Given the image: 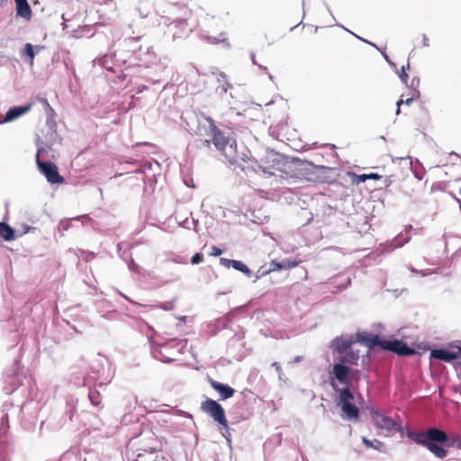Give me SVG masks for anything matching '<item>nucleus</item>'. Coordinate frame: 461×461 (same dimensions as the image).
<instances>
[{
  "mask_svg": "<svg viewBox=\"0 0 461 461\" xmlns=\"http://www.w3.org/2000/svg\"><path fill=\"white\" fill-rule=\"evenodd\" d=\"M406 436L416 444L427 447L436 457L443 459L447 456V434L436 427L429 428L424 431L408 429Z\"/></svg>",
  "mask_w": 461,
  "mask_h": 461,
  "instance_id": "f257e3e1",
  "label": "nucleus"
},
{
  "mask_svg": "<svg viewBox=\"0 0 461 461\" xmlns=\"http://www.w3.org/2000/svg\"><path fill=\"white\" fill-rule=\"evenodd\" d=\"M206 120L210 124V135H212V139L205 140L203 143L207 147H210V144L212 143L216 149L221 152L226 161L230 165H240L239 162L240 160L245 161L243 154H240L237 151L236 140L226 136L222 131L218 129L212 118L207 117Z\"/></svg>",
  "mask_w": 461,
  "mask_h": 461,
  "instance_id": "f03ea898",
  "label": "nucleus"
},
{
  "mask_svg": "<svg viewBox=\"0 0 461 461\" xmlns=\"http://www.w3.org/2000/svg\"><path fill=\"white\" fill-rule=\"evenodd\" d=\"M186 340L172 339L162 344L152 343L151 354L154 358L164 363H172L178 355L184 353Z\"/></svg>",
  "mask_w": 461,
  "mask_h": 461,
  "instance_id": "7ed1b4c3",
  "label": "nucleus"
},
{
  "mask_svg": "<svg viewBox=\"0 0 461 461\" xmlns=\"http://www.w3.org/2000/svg\"><path fill=\"white\" fill-rule=\"evenodd\" d=\"M369 412L375 425L381 429H384L389 432L393 430L402 432L404 429L402 425L398 424L393 418L384 415L379 410H377L375 407L370 408Z\"/></svg>",
  "mask_w": 461,
  "mask_h": 461,
  "instance_id": "20e7f679",
  "label": "nucleus"
},
{
  "mask_svg": "<svg viewBox=\"0 0 461 461\" xmlns=\"http://www.w3.org/2000/svg\"><path fill=\"white\" fill-rule=\"evenodd\" d=\"M201 409L228 430V421L224 409L218 402L212 399H207L202 402Z\"/></svg>",
  "mask_w": 461,
  "mask_h": 461,
  "instance_id": "39448f33",
  "label": "nucleus"
},
{
  "mask_svg": "<svg viewBox=\"0 0 461 461\" xmlns=\"http://www.w3.org/2000/svg\"><path fill=\"white\" fill-rule=\"evenodd\" d=\"M36 163L40 172L46 177L47 181L50 184H62L64 177L59 173L58 167L50 161H43L41 158H36Z\"/></svg>",
  "mask_w": 461,
  "mask_h": 461,
  "instance_id": "423d86ee",
  "label": "nucleus"
},
{
  "mask_svg": "<svg viewBox=\"0 0 461 461\" xmlns=\"http://www.w3.org/2000/svg\"><path fill=\"white\" fill-rule=\"evenodd\" d=\"M352 368L339 362L335 363L330 373V381H338V384L348 385L350 381V373Z\"/></svg>",
  "mask_w": 461,
  "mask_h": 461,
  "instance_id": "0eeeda50",
  "label": "nucleus"
},
{
  "mask_svg": "<svg viewBox=\"0 0 461 461\" xmlns=\"http://www.w3.org/2000/svg\"><path fill=\"white\" fill-rule=\"evenodd\" d=\"M169 32H172V38L174 41L177 39H183L189 36L192 32L193 28L189 25L188 22L185 19L174 20L168 25Z\"/></svg>",
  "mask_w": 461,
  "mask_h": 461,
  "instance_id": "6e6552de",
  "label": "nucleus"
},
{
  "mask_svg": "<svg viewBox=\"0 0 461 461\" xmlns=\"http://www.w3.org/2000/svg\"><path fill=\"white\" fill-rule=\"evenodd\" d=\"M292 166L296 171L298 177L306 178L307 180H312V175L314 174L317 167L309 161H303L299 158H294L292 161Z\"/></svg>",
  "mask_w": 461,
  "mask_h": 461,
  "instance_id": "1a4fd4ad",
  "label": "nucleus"
},
{
  "mask_svg": "<svg viewBox=\"0 0 461 461\" xmlns=\"http://www.w3.org/2000/svg\"><path fill=\"white\" fill-rule=\"evenodd\" d=\"M357 342H358V340H357V335H342L336 337L331 340L330 348H332L339 354H341L345 351L353 348L352 346Z\"/></svg>",
  "mask_w": 461,
  "mask_h": 461,
  "instance_id": "9d476101",
  "label": "nucleus"
},
{
  "mask_svg": "<svg viewBox=\"0 0 461 461\" xmlns=\"http://www.w3.org/2000/svg\"><path fill=\"white\" fill-rule=\"evenodd\" d=\"M385 343V350L392 351L399 356L409 357L415 353L405 342L399 339H390Z\"/></svg>",
  "mask_w": 461,
  "mask_h": 461,
  "instance_id": "9b49d317",
  "label": "nucleus"
},
{
  "mask_svg": "<svg viewBox=\"0 0 461 461\" xmlns=\"http://www.w3.org/2000/svg\"><path fill=\"white\" fill-rule=\"evenodd\" d=\"M357 340L369 348L379 347L383 349H385L384 342H388V340L383 339L379 335H368L366 333H357Z\"/></svg>",
  "mask_w": 461,
  "mask_h": 461,
  "instance_id": "f8f14e48",
  "label": "nucleus"
},
{
  "mask_svg": "<svg viewBox=\"0 0 461 461\" xmlns=\"http://www.w3.org/2000/svg\"><path fill=\"white\" fill-rule=\"evenodd\" d=\"M411 240L410 235H406L403 232L399 233L393 240L384 244H381L380 247L383 252H393L395 249L402 248L404 244L408 243Z\"/></svg>",
  "mask_w": 461,
  "mask_h": 461,
  "instance_id": "ddd939ff",
  "label": "nucleus"
},
{
  "mask_svg": "<svg viewBox=\"0 0 461 461\" xmlns=\"http://www.w3.org/2000/svg\"><path fill=\"white\" fill-rule=\"evenodd\" d=\"M330 385L333 390L339 393L336 398V405L342 404L347 402H352L354 400V394L348 388V385H344V387L340 388L336 381L331 380Z\"/></svg>",
  "mask_w": 461,
  "mask_h": 461,
  "instance_id": "4468645a",
  "label": "nucleus"
},
{
  "mask_svg": "<svg viewBox=\"0 0 461 461\" xmlns=\"http://www.w3.org/2000/svg\"><path fill=\"white\" fill-rule=\"evenodd\" d=\"M341 409V418L345 420H357L359 417V409L352 402L338 405Z\"/></svg>",
  "mask_w": 461,
  "mask_h": 461,
  "instance_id": "2eb2a0df",
  "label": "nucleus"
},
{
  "mask_svg": "<svg viewBox=\"0 0 461 461\" xmlns=\"http://www.w3.org/2000/svg\"><path fill=\"white\" fill-rule=\"evenodd\" d=\"M30 108H31L30 105L14 106V107L10 108L6 112L5 116L1 115L0 124L5 123V122H10L17 119L18 117L24 114L26 112H28L30 110Z\"/></svg>",
  "mask_w": 461,
  "mask_h": 461,
  "instance_id": "dca6fc26",
  "label": "nucleus"
},
{
  "mask_svg": "<svg viewBox=\"0 0 461 461\" xmlns=\"http://www.w3.org/2000/svg\"><path fill=\"white\" fill-rule=\"evenodd\" d=\"M209 384L212 386V388H213L220 393L221 400H227L229 398H231L235 393V390L229 384L217 382L213 379H210Z\"/></svg>",
  "mask_w": 461,
  "mask_h": 461,
  "instance_id": "f3484780",
  "label": "nucleus"
},
{
  "mask_svg": "<svg viewBox=\"0 0 461 461\" xmlns=\"http://www.w3.org/2000/svg\"><path fill=\"white\" fill-rule=\"evenodd\" d=\"M458 357V354L445 348H436L430 351V358L441 360L444 362H451Z\"/></svg>",
  "mask_w": 461,
  "mask_h": 461,
  "instance_id": "a211bd4d",
  "label": "nucleus"
},
{
  "mask_svg": "<svg viewBox=\"0 0 461 461\" xmlns=\"http://www.w3.org/2000/svg\"><path fill=\"white\" fill-rule=\"evenodd\" d=\"M339 362L343 365H351L355 366L357 365L359 360V352L354 350L353 348L345 351L341 354H339V357L338 358Z\"/></svg>",
  "mask_w": 461,
  "mask_h": 461,
  "instance_id": "6ab92c4d",
  "label": "nucleus"
},
{
  "mask_svg": "<svg viewBox=\"0 0 461 461\" xmlns=\"http://www.w3.org/2000/svg\"><path fill=\"white\" fill-rule=\"evenodd\" d=\"M16 4V15L25 19L32 18V9L27 0H14Z\"/></svg>",
  "mask_w": 461,
  "mask_h": 461,
  "instance_id": "aec40b11",
  "label": "nucleus"
},
{
  "mask_svg": "<svg viewBox=\"0 0 461 461\" xmlns=\"http://www.w3.org/2000/svg\"><path fill=\"white\" fill-rule=\"evenodd\" d=\"M138 56L140 60L146 64H154L157 59V57L150 47H147L145 52L142 54V46H140L138 49Z\"/></svg>",
  "mask_w": 461,
  "mask_h": 461,
  "instance_id": "412c9836",
  "label": "nucleus"
},
{
  "mask_svg": "<svg viewBox=\"0 0 461 461\" xmlns=\"http://www.w3.org/2000/svg\"><path fill=\"white\" fill-rule=\"evenodd\" d=\"M0 237L6 241H11L15 239L14 230L5 222H0Z\"/></svg>",
  "mask_w": 461,
  "mask_h": 461,
  "instance_id": "4be33fe9",
  "label": "nucleus"
},
{
  "mask_svg": "<svg viewBox=\"0 0 461 461\" xmlns=\"http://www.w3.org/2000/svg\"><path fill=\"white\" fill-rule=\"evenodd\" d=\"M120 60H118L116 59V55H109V54H105L104 56L101 57L99 59V64L101 67H103L104 68L109 70V71H113V66L116 63V62H119Z\"/></svg>",
  "mask_w": 461,
  "mask_h": 461,
  "instance_id": "5701e85b",
  "label": "nucleus"
},
{
  "mask_svg": "<svg viewBox=\"0 0 461 461\" xmlns=\"http://www.w3.org/2000/svg\"><path fill=\"white\" fill-rule=\"evenodd\" d=\"M362 442L363 444H365V446L366 447H369V448H374L375 450H378L380 452H385V446L384 444L376 439V438H374V439H368L366 437H363L362 438Z\"/></svg>",
  "mask_w": 461,
  "mask_h": 461,
  "instance_id": "b1692460",
  "label": "nucleus"
},
{
  "mask_svg": "<svg viewBox=\"0 0 461 461\" xmlns=\"http://www.w3.org/2000/svg\"><path fill=\"white\" fill-rule=\"evenodd\" d=\"M411 158V168L413 172V175L414 176L419 179V180H421L425 175V170H424V167L420 163V161L417 159L416 160V164L413 165V162H412V158Z\"/></svg>",
  "mask_w": 461,
  "mask_h": 461,
  "instance_id": "393cba45",
  "label": "nucleus"
},
{
  "mask_svg": "<svg viewBox=\"0 0 461 461\" xmlns=\"http://www.w3.org/2000/svg\"><path fill=\"white\" fill-rule=\"evenodd\" d=\"M207 42L211 44H218V43H224L228 48L230 47V44L228 43V38L226 32H221L218 36H206Z\"/></svg>",
  "mask_w": 461,
  "mask_h": 461,
  "instance_id": "a878e982",
  "label": "nucleus"
},
{
  "mask_svg": "<svg viewBox=\"0 0 461 461\" xmlns=\"http://www.w3.org/2000/svg\"><path fill=\"white\" fill-rule=\"evenodd\" d=\"M232 268H234L237 271H240V272L243 273L248 277H251L252 276V271L242 261L234 260Z\"/></svg>",
  "mask_w": 461,
  "mask_h": 461,
  "instance_id": "bb28decb",
  "label": "nucleus"
},
{
  "mask_svg": "<svg viewBox=\"0 0 461 461\" xmlns=\"http://www.w3.org/2000/svg\"><path fill=\"white\" fill-rule=\"evenodd\" d=\"M86 217H87L86 215H81V216H77V217L70 219V220H63L59 223L58 229L59 231H66L70 228L71 221H73V220L78 221L80 219H84Z\"/></svg>",
  "mask_w": 461,
  "mask_h": 461,
  "instance_id": "cd10ccee",
  "label": "nucleus"
},
{
  "mask_svg": "<svg viewBox=\"0 0 461 461\" xmlns=\"http://www.w3.org/2000/svg\"><path fill=\"white\" fill-rule=\"evenodd\" d=\"M357 183L359 184V183L365 182L367 179L377 180V179H380L382 176L376 173H370V174H362V175L357 176Z\"/></svg>",
  "mask_w": 461,
  "mask_h": 461,
  "instance_id": "c85d7f7f",
  "label": "nucleus"
},
{
  "mask_svg": "<svg viewBox=\"0 0 461 461\" xmlns=\"http://www.w3.org/2000/svg\"><path fill=\"white\" fill-rule=\"evenodd\" d=\"M88 398L91 401L92 404L95 406H99L101 403L100 393L96 390H90L88 393Z\"/></svg>",
  "mask_w": 461,
  "mask_h": 461,
  "instance_id": "c756f323",
  "label": "nucleus"
},
{
  "mask_svg": "<svg viewBox=\"0 0 461 461\" xmlns=\"http://www.w3.org/2000/svg\"><path fill=\"white\" fill-rule=\"evenodd\" d=\"M37 146H38V149H37V155H36V158H40V156L48 152L49 149H50V146L42 141V140H38L37 141Z\"/></svg>",
  "mask_w": 461,
  "mask_h": 461,
  "instance_id": "7c9ffc66",
  "label": "nucleus"
},
{
  "mask_svg": "<svg viewBox=\"0 0 461 461\" xmlns=\"http://www.w3.org/2000/svg\"><path fill=\"white\" fill-rule=\"evenodd\" d=\"M23 55L30 58L31 64H32V60L35 57V51H34V48H33L32 44H31V43L25 44L24 50H23Z\"/></svg>",
  "mask_w": 461,
  "mask_h": 461,
  "instance_id": "2f4dec72",
  "label": "nucleus"
},
{
  "mask_svg": "<svg viewBox=\"0 0 461 461\" xmlns=\"http://www.w3.org/2000/svg\"><path fill=\"white\" fill-rule=\"evenodd\" d=\"M409 68H410V64L408 62L406 65H403L402 67L401 73L399 74V77H400L401 81L405 85H407V80L409 78V76L406 73V70H408Z\"/></svg>",
  "mask_w": 461,
  "mask_h": 461,
  "instance_id": "473e14b6",
  "label": "nucleus"
},
{
  "mask_svg": "<svg viewBox=\"0 0 461 461\" xmlns=\"http://www.w3.org/2000/svg\"><path fill=\"white\" fill-rule=\"evenodd\" d=\"M285 263H284L283 261L277 262L276 260H273L270 263L269 271H276V270L285 269Z\"/></svg>",
  "mask_w": 461,
  "mask_h": 461,
  "instance_id": "72a5a7b5",
  "label": "nucleus"
},
{
  "mask_svg": "<svg viewBox=\"0 0 461 461\" xmlns=\"http://www.w3.org/2000/svg\"><path fill=\"white\" fill-rule=\"evenodd\" d=\"M414 101V97H409L407 98L406 100H402V99H400L397 103H396V105H397V109H396V114H400L401 113V105L402 104H405L407 105H410L411 104H412V102Z\"/></svg>",
  "mask_w": 461,
  "mask_h": 461,
  "instance_id": "f704fd0d",
  "label": "nucleus"
},
{
  "mask_svg": "<svg viewBox=\"0 0 461 461\" xmlns=\"http://www.w3.org/2000/svg\"><path fill=\"white\" fill-rule=\"evenodd\" d=\"M203 261V255L202 253H195L192 258H191V264L193 265H197V264H200Z\"/></svg>",
  "mask_w": 461,
  "mask_h": 461,
  "instance_id": "c9c22d12",
  "label": "nucleus"
},
{
  "mask_svg": "<svg viewBox=\"0 0 461 461\" xmlns=\"http://www.w3.org/2000/svg\"><path fill=\"white\" fill-rule=\"evenodd\" d=\"M234 260L235 259H229V258H220V264L226 267V268H230L233 267V263H234Z\"/></svg>",
  "mask_w": 461,
  "mask_h": 461,
  "instance_id": "e433bc0d",
  "label": "nucleus"
},
{
  "mask_svg": "<svg viewBox=\"0 0 461 461\" xmlns=\"http://www.w3.org/2000/svg\"><path fill=\"white\" fill-rule=\"evenodd\" d=\"M231 87V85H230L229 83L225 82L224 84H222L221 86H219L217 88H216V92L221 95L222 94H226L228 89Z\"/></svg>",
  "mask_w": 461,
  "mask_h": 461,
  "instance_id": "4c0bfd02",
  "label": "nucleus"
},
{
  "mask_svg": "<svg viewBox=\"0 0 461 461\" xmlns=\"http://www.w3.org/2000/svg\"><path fill=\"white\" fill-rule=\"evenodd\" d=\"M140 39V37H136V38H129V39L125 40V42H126L127 46L132 47V51L133 52H136L137 50L132 45L134 43H136Z\"/></svg>",
  "mask_w": 461,
  "mask_h": 461,
  "instance_id": "58836bf2",
  "label": "nucleus"
},
{
  "mask_svg": "<svg viewBox=\"0 0 461 461\" xmlns=\"http://www.w3.org/2000/svg\"><path fill=\"white\" fill-rule=\"evenodd\" d=\"M223 250L216 246L212 247V252L210 253L211 256L218 257L221 255Z\"/></svg>",
  "mask_w": 461,
  "mask_h": 461,
  "instance_id": "ea45409f",
  "label": "nucleus"
},
{
  "mask_svg": "<svg viewBox=\"0 0 461 461\" xmlns=\"http://www.w3.org/2000/svg\"><path fill=\"white\" fill-rule=\"evenodd\" d=\"M337 25H338V26H339V27H341V28H343L345 31H347V32H350L351 34H353L355 37H357V39H359L360 41H363L364 42H366V43H368V44H370V45H372V46H375V44H374V43H371V42H369L368 41H366V40H365V39H363V38H361V37L357 36V34H355L354 32H350L348 29L345 28L343 25H341V24H337Z\"/></svg>",
  "mask_w": 461,
  "mask_h": 461,
  "instance_id": "a19ab883",
  "label": "nucleus"
},
{
  "mask_svg": "<svg viewBox=\"0 0 461 461\" xmlns=\"http://www.w3.org/2000/svg\"><path fill=\"white\" fill-rule=\"evenodd\" d=\"M128 267L133 271V272H136L138 273L139 272V269H140V267L131 259V262L128 264Z\"/></svg>",
  "mask_w": 461,
  "mask_h": 461,
  "instance_id": "79ce46f5",
  "label": "nucleus"
},
{
  "mask_svg": "<svg viewBox=\"0 0 461 461\" xmlns=\"http://www.w3.org/2000/svg\"><path fill=\"white\" fill-rule=\"evenodd\" d=\"M283 262L285 263V268H293L298 265L296 261H292L289 259L284 260Z\"/></svg>",
  "mask_w": 461,
  "mask_h": 461,
  "instance_id": "37998d69",
  "label": "nucleus"
},
{
  "mask_svg": "<svg viewBox=\"0 0 461 461\" xmlns=\"http://www.w3.org/2000/svg\"><path fill=\"white\" fill-rule=\"evenodd\" d=\"M84 461H96V457L93 453H87L85 456Z\"/></svg>",
  "mask_w": 461,
  "mask_h": 461,
  "instance_id": "c03bdc74",
  "label": "nucleus"
},
{
  "mask_svg": "<svg viewBox=\"0 0 461 461\" xmlns=\"http://www.w3.org/2000/svg\"><path fill=\"white\" fill-rule=\"evenodd\" d=\"M258 67L266 74L268 75L269 78L273 80V76L268 72L267 68L262 65H258Z\"/></svg>",
  "mask_w": 461,
  "mask_h": 461,
  "instance_id": "a18cd8bd",
  "label": "nucleus"
},
{
  "mask_svg": "<svg viewBox=\"0 0 461 461\" xmlns=\"http://www.w3.org/2000/svg\"><path fill=\"white\" fill-rule=\"evenodd\" d=\"M422 45L424 47H429V38L427 37L426 34L422 35Z\"/></svg>",
  "mask_w": 461,
  "mask_h": 461,
  "instance_id": "49530a36",
  "label": "nucleus"
},
{
  "mask_svg": "<svg viewBox=\"0 0 461 461\" xmlns=\"http://www.w3.org/2000/svg\"><path fill=\"white\" fill-rule=\"evenodd\" d=\"M381 53H382L383 57L385 59V60H386V61H387V62H388L392 67L396 68V65H395L393 62H392V61L390 60V59H389L388 55H387L385 52L381 51Z\"/></svg>",
  "mask_w": 461,
  "mask_h": 461,
  "instance_id": "de8ad7c7",
  "label": "nucleus"
},
{
  "mask_svg": "<svg viewBox=\"0 0 461 461\" xmlns=\"http://www.w3.org/2000/svg\"><path fill=\"white\" fill-rule=\"evenodd\" d=\"M272 366H273L276 368V371L281 375V373H282V368H281L280 364H279V363H277V362H275V363H273V365H272Z\"/></svg>",
  "mask_w": 461,
  "mask_h": 461,
  "instance_id": "09e8293b",
  "label": "nucleus"
},
{
  "mask_svg": "<svg viewBox=\"0 0 461 461\" xmlns=\"http://www.w3.org/2000/svg\"><path fill=\"white\" fill-rule=\"evenodd\" d=\"M260 168H262V171L268 175H275L273 171L270 170L268 167H263L262 166H259Z\"/></svg>",
  "mask_w": 461,
  "mask_h": 461,
  "instance_id": "8fccbe9b",
  "label": "nucleus"
},
{
  "mask_svg": "<svg viewBox=\"0 0 461 461\" xmlns=\"http://www.w3.org/2000/svg\"><path fill=\"white\" fill-rule=\"evenodd\" d=\"M222 435L226 438L228 441H230V439L229 438V437L230 436L229 428L227 430L226 428L224 427V432L222 433Z\"/></svg>",
  "mask_w": 461,
  "mask_h": 461,
  "instance_id": "3c124183",
  "label": "nucleus"
},
{
  "mask_svg": "<svg viewBox=\"0 0 461 461\" xmlns=\"http://www.w3.org/2000/svg\"><path fill=\"white\" fill-rule=\"evenodd\" d=\"M384 185L385 186H390L392 185L391 176H386L384 179Z\"/></svg>",
  "mask_w": 461,
  "mask_h": 461,
  "instance_id": "603ef678",
  "label": "nucleus"
},
{
  "mask_svg": "<svg viewBox=\"0 0 461 461\" xmlns=\"http://www.w3.org/2000/svg\"><path fill=\"white\" fill-rule=\"evenodd\" d=\"M411 229H412L411 225H407L402 232L405 233L406 235H410V230Z\"/></svg>",
  "mask_w": 461,
  "mask_h": 461,
  "instance_id": "864d4df0",
  "label": "nucleus"
},
{
  "mask_svg": "<svg viewBox=\"0 0 461 461\" xmlns=\"http://www.w3.org/2000/svg\"><path fill=\"white\" fill-rule=\"evenodd\" d=\"M74 410L73 408H70L67 411V414L68 415L69 420H72Z\"/></svg>",
  "mask_w": 461,
  "mask_h": 461,
  "instance_id": "5fc2aeb1",
  "label": "nucleus"
},
{
  "mask_svg": "<svg viewBox=\"0 0 461 461\" xmlns=\"http://www.w3.org/2000/svg\"><path fill=\"white\" fill-rule=\"evenodd\" d=\"M419 273H420L421 276H426L429 275L431 272H430V270L427 269V270H421V271H420Z\"/></svg>",
  "mask_w": 461,
  "mask_h": 461,
  "instance_id": "6e6d98bb",
  "label": "nucleus"
},
{
  "mask_svg": "<svg viewBox=\"0 0 461 461\" xmlns=\"http://www.w3.org/2000/svg\"><path fill=\"white\" fill-rule=\"evenodd\" d=\"M250 59H251V61H252V63H253L254 65H256V66H258V62H257V60H256V57H255V54H254V53H251V54H250Z\"/></svg>",
  "mask_w": 461,
  "mask_h": 461,
  "instance_id": "4d7b16f0",
  "label": "nucleus"
},
{
  "mask_svg": "<svg viewBox=\"0 0 461 461\" xmlns=\"http://www.w3.org/2000/svg\"><path fill=\"white\" fill-rule=\"evenodd\" d=\"M303 360V357L297 356L294 358L293 363H299Z\"/></svg>",
  "mask_w": 461,
  "mask_h": 461,
  "instance_id": "13d9d810",
  "label": "nucleus"
},
{
  "mask_svg": "<svg viewBox=\"0 0 461 461\" xmlns=\"http://www.w3.org/2000/svg\"><path fill=\"white\" fill-rule=\"evenodd\" d=\"M350 282H351V280H350V278H348V281H347V284L341 285V288L342 289L347 288L350 285Z\"/></svg>",
  "mask_w": 461,
  "mask_h": 461,
  "instance_id": "bf43d9fd",
  "label": "nucleus"
},
{
  "mask_svg": "<svg viewBox=\"0 0 461 461\" xmlns=\"http://www.w3.org/2000/svg\"><path fill=\"white\" fill-rule=\"evenodd\" d=\"M89 258H94V253H92V252H88V253H87V255H86V260H88V259H89Z\"/></svg>",
  "mask_w": 461,
  "mask_h": 461,
  "instance_id": "052dcab7",
  "label": "nucleus"
},
{
  "mask_svg": "<svg viewBox=\"0 0 461 461\" xmlns=\"http://www.w3.org/2000/svg\"><path fill=\"white\" fill-rule=\"evenodd\" d=\"M415 81H417V83H419V79L418 78H412L411 86V87L413 86Z\"/></svg>",
  "mask_w": 461,
  "mask_h": 461,
  "instance_id": "680f3d73",
  "label": "nucleus"
},
{
  "mask_svg": "<svg viewBox=\"0 0 461 461\" xmlns=\"http://www.w3.org/2000/svg\"><path fill=\"white\" fill-rule=\"evenodd\" d=\"M326 8H327L328 12L332 15L330 6L327 4H326Z\"/></svg>",
  "mask_w": 461,
  "mask_h": 461,
  "instance_id": "e2e57ef3",
  "label": "nucleus"
},
{
  "mask_svg": "<svg viewBox=\"0 0 461 461\" xmlns=\"http://www.w3.org/2000/svg\"><path fill=\"white\" fill-rule=\"evenodd\" d=\"M191 185V182H188V183H187V182L185 181V185L194 187V185Z\"/></svg>",
  "mask_w": 461,
  "mask_h": 461,
  "instance_id": "0e129e2a",
  "label": "nucleus"
},
{
  "mask_svg": "<svg viewBox=\"0 0 461 461\" xmlns=\"http://www.w3.org/2000/svg\"><path fill=\"white\" fill-rule=\"evenodd\" d=\"M191 185V182H188V183H187V182L185 181V185L194 187V185Z\"/></svg>",
  "mask_w": 461,
  "mask_h": 461,
  "instance_id": "69168bd1",
  "label": "nucleus"
},
{
  "mask_svg": "<svg viewBox=\"0 0 461 461\" xmlns=\"http://www.w3.org/2000/svg\"><path fill=\"white\" fill-rule=\"evenodd\" d=\"M456 201L459 203V207H460V210H461V200L456 199Z\"/></svg>",
  "mask_w": 461,
  "mask_h": 461,
  "instance_id": "338daca9",
  "label": "nucleus"
},
{
  "mask_svg": "<svg viewBox=\"0 0 461 461\" xmlns=\"http://www.w3.org/2000/svg\"><path fill=\"white\" fill-rule=\"evenodd\" d=\"M220 77H222V78H225V75L224 74H220Z\"/></svg>",
  "mask_w": 461,
  "mask_h": 461,
  "instance_id": "774afa93",
  "label": "nucleus"
}]
</instances>
